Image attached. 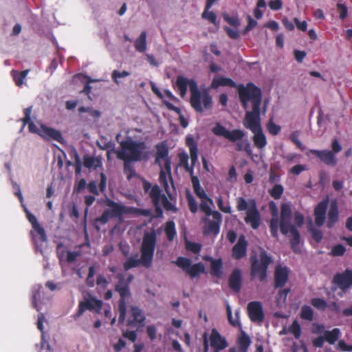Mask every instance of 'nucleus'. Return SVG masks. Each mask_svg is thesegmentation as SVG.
Wrapping results in <instances>:
<instances>
[{"instance_id":"obj_41","label":"nucleus","mask_w":352,"mask_h":352,"mask_svg":"<svg viewBox=\"0 0 352 352\" xmlns=\"http://www.w3.org/2000/svg\"><path fill=\"white\" fill-rule=\"evenodd\" d=\"M124 162V172L127 175V179L130 180L135 176V170L131 165L133 161H127L126 160H122Z\"/></svg>"},{"instance_id":"obj_58","label":"nucleus","mask_w":352,"mask_h":352,"mask_svg":"<svg viewBox=\"0 0 352 352\" xmlns=\"http://www.w3.org/2000/svg\"><path fill=\"white\" fill-rule=\"evenodd\" d=\"M137 331L138 330H133V331H129L126 330L122 333V336L124 338L129 340L132 342H134L137 340Z\"/></svg>"},{"instance_id":"obj_50","label":"nucleus","mask_w":352,"mask_h":352,"mask_svg":"<svg viewBox=\"0 0 352 352\" xmlns=\"http://www.w3.org/2000/svg\"><path fill=\"white\" fill-rule=\"evenodd\" d=\"M201 16L203 19H207L212 24L217 25V15L213 12L209 11V9H206V8H205Z\"/></svg>"},{"instance_id":"obj_62","label":"nucleus","mask_w":352,"mask_h":352,"mask_svg":"<svg viewBox=\"0 0 352 352\" xmlns=\"http://www.w3.org/2000/svg\"><path fill=\"white\" fill-rule=\"evenodd\" d=\"M337 8L340 12V18L342 20H344L347 16L348 10L345 5L342 3H338L337 4Z\"/></svg>"},{"instance_id":"obj_17","label":"nucleus","mask_w":352,"mask_h":352,"mask_svg":"<svg viewBox=\"0 0 352 352\" xmlns=\"http://www.w3.org/2000/svg\"><path fill=\"white\" fill-rule=\"evenodd\" d=\"M309 153L318 157L320 160L327 166L334 167L338 164L336 155H334L333 152L329 150L318 151L311 149Z\"/></svg>"},{"instance_id":"obj_46","label":"nucleus","mask_w":352,"mask_h":352,"mask_svg":"<svg viewBox=\"0 0 352 352\" xmlns=\"http://www.w3.org/2000/svg\"><path fill=\"white\" fill-rule=\"evenodd\" d=\"M345 252V247L342 244H337L331 248L330 254L333 256H342Z\"/></svg>"},{"instance_id":"obj_31","label":"nucleus","mask_w":352,"mask_h":352,"mask_svg":"<svg viewBox=\"0 0 352 352\" xmlns=\"http://www.w3.org/2000/svg\"><path fill=\"white\" fill-rule=\"evenodd\" d=\"M155 148L157 150L155 154V164H159L160 166L162 167L160 160L169 158L168 148L167 147V145L164 142H160L157 144Z\"/></svg>"},{"instance_id":"obj_13","label":"nucleus","mask_w":352,"mask_h":352,"mask_svg":"<svg viewBox=\"0 0 352 352\" xmlns=\"http://www.w3.org/2000/svg\"><path fill=\"white\" fill-rule=\"evenodd\" d=\"M213 220L205 219V226L203 228V233L204 235L213 234L217 235L220 231V226L222 221L221 214L218 212H214L212 215Z\"/></svg>"},{"instance_id":"obj_37","label":"nucleus","mask_w":352,"mask_h":352,"mask_svg":"<svg viewBox=\"0 0 352 352\" xmlns=\"http://www.w3.org/2000/svg\"><path fill=\"white\" fill-rule=\"evenodd\" d=\"M163 195L160 188L157 185L153 186L149 192L153 205H157L158 202H161Z\"/></svg>"},{"instance_id":"obj_10","label":"nucleus","mask_w":352,"mask_h":352,"mask_svg":"<svg viewBox=\"0 0 352 352\" xmlns=\"http://www.w3.org/2000/svg\"><path fill=\"white\" fill-rule=\"evenodd\" d=\"M146 316L140 308L131 305L128 312L126 326L139 330L144 327Z\"/></svg>"},{"instance_id":"obj_56","label":"nucleus","mask_w":352,"mask_h":352,"mask_svg":"<svg viewBox=\"0 0 352 352\" xmlns=\"http://www.w3.org/2000/svg\"><path fill=\"white\" fill-rule=\"evenodd\" d=\"M226 311H227V314H228V319L230 323L234 327L238 326L239 324L238 311H236L235 314L236 316V320L232 319L231 308L228 305L226 307Z\"/></svg>"},{"instance_id":"obj_15","label":"nucleus","mask_w":352,"mask_h":352,"mask_svg":"<svg viewBox=\"0 0 352 352\" xmlns=\"http://www.w3.org/2000/svg\"><path fill=\"white\" fill-rule=\"evenodd\" d=\"M186 144L188 147L190 151L192 165L190 166L188 164V166L184 167V168L191 175L192 177V176H194V166H195L198 160L197 144L192 135H188L186 138Z\"/></svg>"},{"instance_id":"obj_60","label":"nucleus","mask_w":352,"mask_h":352,"mask_svg":"<svg viewBox=\"0 0 352 352\" xmlns=\"http://www.w3.org/2000/svg\"><path fill=\"white\" fill-rule=\"evenodd\" d=\"M306 170V166L302 164H297L294 166L290 170H289V173L290 174L294 175H300L302 171Z\"/></svg>"},{"instance_id":"obj_23","label":"nucleus","mask_w":352,"mask_h":352,"mask_svg":"<svg viewBox=\"0 0 352 352\" xmlns=\"http://www.w3.org/2000/svg\"><path fill=\"white\" fill-rule=\"evenodd\" d=\"M30 235L36 248H41L43 244L47 242V237L45 231L41 225L32 228Z\"/></svg>"},{"instance_id":"obj_18","label":"nucleus","mask_w":352,"mask_h":352,"mask_svg":"<svg viewBox=\"0 0 352 352\" xmlns=\"http://www.w3.org/2000/svg\"><path fill=\"white\" fill-rule=\"evenodd\" d=\"M102 306V302L95 298H90L84 301H81L78 305V315L80 316L86 310H94L96 313H100Z\"/></svg>"},{"instance_id":"obj_26","label":"nucleus","mask_w":352,"mask_h":352,"mask_svg":"<svg viewBox=\"0 0 352 352\" xmlns=\"http://www.w3.org/2000/svg\"><path fill=\"white\" fill-rule=\"evenodd\" d=\"M204 260L210 263L211 274L213 276L221 278L223 275V261L221 258H213L210 256H205Z\"/></svg>"},{"instance_id":"obj_30","label":"nucleus","mask_w":352,"mask_h":352,"mask_svg":"<svg viewBox=\"0 0 352 352\" xmlns=\"http://www.w3.org/2000/svg\"><path fill=\"white\" fill-rule=\"evenodd\" d=\"M191 182L195 195L201 199H206L212 204V200L207 196L205 190L201 187L199 178L197 176H192Z\"/></svg>"},{"instance_id":"obj_12","label":"nucleus","mask_w":352,"mask_h":352,"mask_svg":"<svg viewBox=\"0 0 352 352\" xmlns=\"http://www.w3.org/2000/svg\"><path fill=\"white\" fill-rule=\"evenodd\" d=\"M292 219V208L289 204L283 203L280 206V217L278 226L280 230L283 235H287V228L294 225L291 223Z\"/></svg>"},{"instance_id":"obj_24","label":"nucleus","mask_w":352,"mask_h":352,"mask_svg":"<svg viewBox=\"0 0 352 352\" xmlns=\"http://www.w3.org/2000/svg\"><path fill=\"white\" fill-rule=\"evenodd\" d=\"M210 345L217 350H223L228 346L225 338L222 337L216 329H212L209 338Z\"/></svg>"},{"instance_id":"obj_36","label":"nucleus","mask_w":352,"mask_h":352,"mask_svg":"<svg viewBox=\"0 0 352 352\" xmlns=\"http://www.w3.org/2000/svg\"><path fill=\"white\" fill-rule=\"evenodd\" d=\"M29 72V69H25L21 72L12 70V75L16 85H17L18 87H21L23 84L24 80Z\"/></svg>"},{"instance_id":"obj_29","label":"nucleus","mask_w":352,"mask_h":352,"mask_svg":"<svg viewBox=\"0 0 352 352\" xmlns=\"http://www.w3.org/2000/svg\"><path fill=\"white\" fill-rule=\"evenodd\" d=\"M32 111V107H29L24 109V117L22 119L23 125L28 124V129L30 132L40 135L41 129H38L36 125L31 120V113Z\"/></svg>"},{"instance_id":"obj_40","label":"nucleus","mask_w":352,"mask_h":352,"mask_svg":"<svg viewBox=\"0 0 352 352\" xmlns=\"http://www.w3.org/2000/svg\"><path fill=\"white\" fill-rule=\"evenodd\" d=\"M300 316L302 320L312 321L314 320V311L311 307L304 305L301 308Z\"/></svg>"},{"instance_id":"obj_5","label":"nucleus","mask_w":352,"mask_h":352,"mask_svg":"<svg viewBox=\"0 0 352 352\" xmlns=\"http://www.w3.org/2000/svg\"><path fill=\"white\" fill-rule=\"evenodd\" d=\"M107 206L111 208V210L107 209L104 210L101 216L96 219L97 221H99L102 224L107 223L110 218L120 217L125 214H133L137 215L146 214V211L144 210L134 207L125 206L111 199H108L107 201Z\"/></svg>"},{"instance_id":"obj_32","label":"nucleus","mask_w":352,"mask_h":352,"mask_svg":"<svg viewBox=\"0 0 352 352\" xmlns=\"http://www.w3.org/2000/svg\"><path fill=\"white\" fill-rule=\"evenodd\" d=\"M338 220V208L336 202L331 204L327 214V227L331 228Z\"/></svg>"},{"instance_id":"obj_61","label":"nucleus","mask_w":352,"mask_h":352,"mask_svg":"<svg viewBox=\"0 0 352 352\" xmlns=\"http://www.w3.org/2000/svg\"><path fill=\"white\" fill-rule=\"evenodd\" d=\"M290 139L292 141V142H294L299 149H300L301 151L304 150V146L302 142L298 139V133L297 131H294L291 134Z\"/></svg>"},{"instance_id":"obj_25","label":"nucleus","mask_w":352,"mask_h":352,"mask_svg":"<svg viewBox=\"0 0 352 352\" xmlns=\"http://www.w3.org/2000/svg\"><path fill=\"white\" fill-rule=\"evenodd\" d=\"M40 135L47 140H56L60 144H63L65 142V140L59 131L44 125L41 126Z\"/></svg>"},{"instance_id":"obj_3","label":"nucleus","mask_w":352,"mask_h":352,"mask_svg":"<svg viewBox=\"0 0 352 352\" xmlns=\"http://www.w3.org/2000/svg\"><path fill=\"white\" fill-rule=\"evenodd\" d=\"M156 243L157 236L155 232H146L140 246V258H138V254L127 258L123 265L124 270L128 271L140 264L146 268L150 267L153 262Z\"/></svg>"},{"instance_id":"obj_49","label":"nucleus","mask_w":352,"mask_h":352,"mask_svg":"<svg viewBox=\"0 0 352 352\" xmlns=\"http://www.w3.org/2000/svg\"><path fill=\"white\" fill-rule=\"evenodd\" d=\"M186 248L187 250L198 254L201 250V245L197 243L187 241L186 242Z\"/></svg>"},{"instance_id":"obj_9","label":"nucleus","mask_w":352,"mask_h":352,"mask_svg":"<svg viewBox=\"0 0 352 352\" xmlns=\"http://www.w3.org/2000/svg\"><path fill=\"white\" fill-rule=\"evenodd\" d=\"M174 263L191 278L198 277L200 274L205 272V266L202 263L192 264L191 260L186 257L179 256Z\"/></svg>"},{"instance_id":"obj_57","label":"nucleus","mask_w":352,"mask_h":352,"mask_svg":"<svg viewBox=\"0 0 352 352\" xmlns=\"http://www.w3.org/2000/svg\"><path fill=\"white\" fill-rule=\"evenodd\" d=\"M223 19L228 23L234 27L236 28L240 25V21L237 16H230L228 14H224Z\"/></svg>"},{"instance_id":"obj_22","label":"nucleus","mask_w":352,"mask_h":352,"mask_svg":"<svg viewBox=\"0 0 352 352\" xmlns=\"http://www.w3.org/2000/svg\"><path fill=\"white\" fill-rule=\"evenodd\" d=\"M228 286L234 292H239L242 286V272L239 268L232 270L228 278Z\"/></svg>"},{"instance_id":"obj_33","label":"nucleus","mask_w":352,"mask_h":352,"mask_svg":"<svg viewBox=\"0 0 352 352\" xmlns=\"http://www.w3.org/2000/svg\"><path fill=\"white\" fill-rule=\"evenodd\" d=\"M225 86H228L230 87H235L236 85L231 78H225L222 76L214 78L211 83V87L213 89H217L219 87Z\"/></svg>"},{"instance_id":"obj_27","label":"nucleus","mask_w":352,"mask_h":352,"mask_svg":"<svg viewBox=\"0 0 352 352\" xmlns=\"http://www.w3.org/2000/svg\"><path fill=\"white\" fill-rule=\"evenodd\" d=\"M270 209L272 212V218L270 223V229L271 235L277 239L278 238V209L274 201L270 203Z\"/></svg>"},{"instance_id":"obj_19","label":"nucleus","mask_w":352,"mask_h":352,"mask_svg":"<svg viewBox=\"0 0 352 352\" xmlns=\"http://www.w3.org/2000/svg\"><path fill=\"white\" fill-rule=\"evenodd\" d=\"M289 279V269L286 266L277 265L274 271V288H282Z\"/></svg>"},{"instance_id":"obj_4","label":"nucleus","mask_w":352,"mask_h":352,"mask_svg":"<svg viewBox=\"0 0 352 352\" xmlns=\"http://www.w3.org/2000/svg\"><path fill=\"white\" fill-rule=\"evenodd\" d=\"M120 145V150L116 151L119 160L140 162L148 159V153L145 151L147 146L144 141H135L131 137H126Z\"/></svg>"},{"instance_id":"obj_52","label":"nucleus","mask_w":352,"mask_h":352,"mask_svg":"<svg viewBox=\"0 0 352 352\" xmlns=\"http://www.w3.org/2000/svg\"><path fill=\"white\" fill-rule=\"evenodd\" d=\"M236 150L238 151H245L250 153L251 152L250 144L247 140L239 142L236 144Z\"/></svg>"},{"instance_id":"obj_2","label":"nucleus","mask_w":352,"mask_h":352,"mask_svg":"<svg viewBox=\"0 0 352 352\" xmlns=\"http://www.w3.org/2000/svg\"><path fill=\"white\" fill-rule=\"evenodd\" d=\"M188 87H189L190 91V105L197 112L203 113L204 109H210L212 108V97L207 91H204L201 93L195 80H188L182 75L177 76L175 83V89H177L182 98L186 96Z\"/></svg>"},{"instance_id":"obj_7","label":"nucleus","mask_w":352,"mask_h":352,"mask_svg":"<svg viewBox=\"0 0 352 352\" xmlns=\"http://www.w3.org/2000/svg\"><path fill=\"white\" fill-rule=\"evenodd\" d=\"M118 283L115 285V291L120 295L118 301L119 318L118 322L123 323L126 318V300L131 296L129 285L125 281V276L122 273L116 275Z\"/></svg>"},{"instance_id":"obj_14","label":"nucleus","mask_w":352,"mask_h":352,"mask_svg":"<svg viewBox=\"0 0 352 352\" xmlns=\"http://www.w3.org/2000/svg\"><path fill=\"white\" fill-rule=\"evenodd\" d=\"M332 282L342 291L346 292L352 287V270L346 269L342 273H336Z\"/></svg>"},{"instance_id":"obj_11","label":"nucleus","mask_w":352,"mask_h":352,"mask_svg":"<svg viewBox=\"0 0 352 352\" xmlns=\"http://www.w3.org/2000/svg\"><path fill=\"white\" fill-rule=\"evenodd\" d=\"M212 132L215 135L223 137L232 142H236L242 140L245 135V132L241 129L228 131L220 123H217L215 124V126L212 129Z\"/></svg>"},{"instance_id":"obj_38","label":"nucleus","mask_w":352,"mask_h":352,"mask_svg":"<svg viewBox=\"0 0 352 352\" xmlns=\"http://www.w3.org/2000/svg\"><path fill=\"white\" fill-rule=\"evenodd\" d=\"M250 343L251 340L250 337L243 331L238 339L239 350L241 352H246L249 346L250 345Z\"/></svg>"},{"instance_id":"obj_48","label":"nucleus","mask_w":352,"mask_h":352,"mask_svg":"<svg viewBox=\"0 0 352 352\" xmlns=\"http://www.w3.org/2000/svg\"><path fill=\"white\" fill-rule=\"evenodd\" d=\"M130 74H131L130 72L125 71V70H124L122 72L114 70V71H113V72L111 74V78H112V80H113V82L116 84L118 85L119 84L118 78L127 77V76H130Z\"/></svg>"},{"instance_id":"obj_16","label":"nucleus","mask_w":352,"mask_h":352,"mask_svg":"<svg viewBox=\"0 0 352 352\" xmlns=\"http://www.w3.org/2000/svg\"><path fill=\"white\" fill-rule=\"evenodd\" d=\"M248 316L252 322L261 323L263 322L265 315L262 304L259 301H252L247 307Z\"/></svg>"},{"instance_id":"obj_64","label":"nucleus","mask_w":352,"mask_h":352,"mask_svg":"<svg viewBox=\"0 0 352 352\" xmlns=\"http://www.w3.org/2000/svg\"><path fill=\"white\" fill-rule=\"evenodd\" d=\"M178 157L181 166H183L184 167L188 166L189 157L186 153H179L178 154Z\"/></svg>"},{"instance_id":"obj_47","label":"nucleus","mask_w":352,"mask_h":352,"mask_svg":"<svg viewBox=\"0 0 352 352\" xmlns=\"http://www.w3.org/2000/svg\"><path fill=\"white\" fill-rule=\"evenodd\" d=\"M267 129L269 133L273 135H278L280 131V126L273 122V119L270 118L267 124Z\"/></svg>"},{"instance_id":"obj_51","label":"nucleus","mask_w":352,"mask_h":352,"mask_svg":"<svg viewBox=\"0 0 352 352\" xmlns=\"http://www.w3.org/2000/svg\"><path fill=\"white\" fill-rule=\"evenodd\" d=\"M189 210L192 213H196L197 211V204L195 198L189 192L186 195Z\"/></svg>"},{"instance_id":"obj_1","label":"nucleus","mask_w":352,"mask_h":352,"mask_svg":"<svg viewBox=\"0 0 352 352\" xmlns=\"http://www.w3.org/2000/svg\"><path fill=\"white\" fill-rule=\"evenodd\" d=\"M237 91L243 109H248L249 102L252 103V110L245 112L243 125L254 133L252 140L254 146L262 149L267 144V139L261 124V90L254 83L248 82L245 86L239 85Z\"/></svg>"},{"instance_id":"obj_39","label":"nucleus","mask_w":352,"mask_h":352,"mask_svg":"<svg viewBox=\"0 0 352 352\" xmlns=\"http://www.w3.org/2000/svg\"><path fill=\"white\" fill-rule=\"evenodd\" d=\"M164 231L168 240L172 241L176 235L175 223L173 221H168L166 223Z\"/></svg>"},{"instance_id":"obj_28","label":"nucleus","mask_w":352,"mask_h":352,"mask_svg":"<svg viewBox=\"0 0 352 352\" xmlns=\"http://www.w3.org/2000/svg\"><path fill=\"white\" fill-rule=\"evenodd\" d=\"M288 233H290L292 235V239L290 240L291 249L294 253H300V249L299 247V244L300 241V235L298 230L294 226L289 228H287V234Z\"/></svg>"},{"instance_id":"obj_53","label":"nucleus","mask_w":352,"mask_h":352,"mask_svg":"<svg viewBox=\"0 0 352 352\" xmlns=\"http://www.w3.org/2000/svg\"><path fill=\"white\" fill-rule=\"evenodd\" d=\"M168 175L167 173H166L164 169L161 167V170L160 173V183L164 186V189L166 192H168Z\"/></svg>"},{"instance_id":"obj_43","label":"nucleus","mask_w":352,"mask_h":352,"mask_svg":"<svg viewBox=\"0 0 352 352\" xmlns=\"http://www.w3.org/2000/svg\"><path fill=\"white\" fill-rule=\"evenodd\" d=\"M311 304L320 311H324L328 306L325 300L320 298H314L311 300Z\"/></svg>"},{"instance_id":"obj_44","label":"nucleus","mask_w":352,"mask_h":352,"mask_svg":"<svg viewBox=\"0 0 352 352\" xmlns=\"http://www.w3.org/2000/svg\"><path fill=\"white\" fill-rule=\"evenodd\" d=\"M289 332H290L296 339L300 338L301 336V327L297 320H294L289 327Z\"/></svg>"},{"instance_id":"obj_35","label":"nucleus","mask_w":352,"mask_h":352,"mask_svg":"<svg viewBox=\"0 0 352 352\" xmlns=\"http://www.w3.org/2000/svg\"><path fill=\"white\" fill-rule=\"evenodd\" d=\"M146 32L142 31L140 36L135 41V48L139 52H144L146 50Z\"/></svg>"},{"instance_id":"obj_59","label":"nucleus","mask_w":352,"mask_h":352,"mask_svg":"<svg viewBox=\"0 0 352 352\" xmlns=\"http://www.w3.org/2000/svg\"><path fill=\"white\" fill-rule=\"evenodd\" d=\"M248 25L243 30V34H246L257 25V22L253 19L250 15H248Z\"/></svg>"},{"instance_id":"obj_45","label":"nucleus","mask_w":352,"mask_h":352,"mask_svg":"<svg viewBox=\"0 0 352 352\" xmlns=\"http://www.w3.org/2000/svg\"><path fill=\"white\" fill-rule=\"evenodd\" d=\"M210 205H212V204L208 200L201 199V202L200 204V209L207 216L213 215L214 212V211L212 210Z\"/></svg>"},{"instance_id":"obj_20","label":"nucleus","mask_w":352,"mask_h":352,"mask_svg":"<svg viewBox=\"0 0 352 352\" xmlns=\"http://www.w3.org/2000/svg\"><path fill=\"white\" fill-rule=\"evenodd\" d=\"M248 243L244 235L239 236L237 243L232 250V256L236 260H240L245 257L247 254Z\"/></svg>"},{"instance_id":"obj_54","label":"nucleus","mask_w":352,"mask_h":352,"mask_svg":"<svg viewBox=\"0 0 352 352\" xmlns=\"http://www.w3.org/2000/svg\"><path fill=\"white\" fill-rule=\"evenodd\" d=\"M309 230L311 234L312 238L316 241V242L319 243L322 241L323 234L321 230L316 229L312 227L309 228Z\"/></svg>"},{"instance_id":"obj_8","label":"nucleus","mask_w":352,"mask_h":352,"mask_svg":"<svg viewBox=\"0 0 352 352\" xmlns=\"http://www.w3.org/2000/svg\"><path fill=\"white\" fill-rule=\"evenodd\" d=\"M251 267L250 275L252 278H258L260 281H263L267 278V269L272 262L271 256L264 250L260 253V260L256 256L250 257Z\"/></svg>"},{"instance_id":"obj_6","label":"nucleus","mask_w":352,"mask_h":352,"mask_svg":"<svg viewBox=\"0 0 352 352\" xmlns=\"http://www.w3.org/2000/svg\"><path fill=\"white\" fill-rule=\"evenodd\" d=\"M236 209L238 211L246 210L245 222L254 230L258 229L261 225V214L257 208L255 199H250L248 201L242 197L236 198Z\"/></svg>"},{"instance_id":"obj_34","label":"nucleus","mask_w":352,"mask_h":352,"mask_svg":"<svg viewBox=\"0 0 352 352\" xmlns=\"http://www.w3.org/2000/svg\"><path fill=\"white\" fill-rule=\"evenodd\" d=\"M340 334L341 332L338 328H334L331 331H325L324 332L325 341L330 344H334L339 339Z\"/></svg>"},{"instance_id":"obj_21","label":"nucleus","mask_w":352,"mask_h":352,"mask_svg":"<svg viewBox=\"0 0 352 352\" xmlns=\"http://www.w3.org/2000/svg\"><path fill=\"white\" fill-rule=\"evenodd\" d=\"M328 204V199L322 200L314 208L315 223L318 227L322 226L324 223Z\"/></svg>"},{"instance_id":"obj_55","label":"nucleus","mask_w":352,"mask_h":352,"mask_svg":"<svg viewBox=\"0 0 352 352\" xmlns=\"http://www.w3.org/2000/svg\"><path fill=\"white\" fill-rule=\"evenodd\" d=\"M96 159L94 157L89 156L87 155H85L83 156V164L84 166L87 168H91L94 166L95 167H98V165H95Z\"/></svg>"},{"instance_id":"obj_63","label":"nucleus","mask_w":352,"mask_h":352,"mask_svg":"<svg viewBox=\"0 0 352 352\" xmlns=\"http://www.w3.org/2000/svg\"><path fill=\"white\" fill-rule=\"evenodd\" d=\"M268 6L272 10H278L282 8L283 2L281 0H272L269 1Z\"/></svg>"},{"instance_id":"obj_42","label":"nucleus","mask_w":352,"mask_h":352,"mask_svg":"<svg viewBox=\"0 0 352 352\" xmlns=\"http://www.w3.org/2000/svg\"><path fill=\"white\" fill-rule=\"evenodd\" d=\"M284 192L283 186L280 184H275L272 189L269 190L270 195L274 199H279Z\"/></svg>"}]
</instances>
